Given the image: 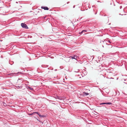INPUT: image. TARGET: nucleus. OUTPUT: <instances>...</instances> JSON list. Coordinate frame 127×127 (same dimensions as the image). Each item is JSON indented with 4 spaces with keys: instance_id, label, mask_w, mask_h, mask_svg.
I'll use <instances>...</instances> for the list:
<instances>
[{
    "instance_id": "1",
    "label": "nucleus",
    "mask_w": 127,
    "mask_h": 127,
    "mask_svg": "<svg viewBox=\"0 0 127 127\" xmlns=\"http://www.w3.org/2000/svg\"><path fill=\"white\" fill-rule=\"evenodd\" d=\"M21 26L23 28H24L26 29H28V28L27 26L25 24L22 23L21 24Z\"/></svg>"
},
{
    "instance_id": "2",
    "label": "nucleus",
    "mask_w": 127,
    "mask_h": 127,
    "mask_svg": "<svg viewBox=\"0 0 127 127\" xmlns=\"http://www.w3.org/2000/svg\"><path fill=\"white\" fill-rule=\"evenodd\" d=\"M41 8L43 9H44V10H48L49 9V8L46 6H42L41 7Z\"/></svg>"
},
{
    "instance_id": "3",
    "label": "nucleus",
    "mask_w": 127,
    "mask_h": 127,
    "mask_svg": "<svg viewBox=\"0 0 127 127\" xmlns=\"http://www.w3.org/2000/svg\"><path fill=\"white\" fill-rule=\"evenodd\" d=\"M112 103L111 102H105L102 103L100 104V105L107 104H111Z\"/></svg>"
},
{
    "instance_id": "4",
    "label": "nucleus",
    "mask_w": 127,
    "mask_h": 127,
    "mask_svg": "<svg viewBox=\"0 0 127 127\" xmlns=\"http://www.w3.org/2000/svg\"><path fill=\"white\" fill-rule=\"evenodd\" d=\"M37 113H38V112H33V113H28V114L29 115H34L36 114H37Z\"/></svg>"
},
{
    "instance_id": "5",
    "label": "nucleus",
    "mask_w": 127,
    "mask_h": 127,
    "mask_svg": "<svg viewBox=\"0 0 127 127\" xmlns=\"http://www.w3.org/2000/svg\"><path fill=\"white\" fill-rule=\"evenodd\" d=\"M70 57L72 59H76L77 57L75 56H71Z\"/></svg>"
},
{
    "instance_id": "6",
    "label": "nucleus",
    "mask_w": 127,
    "mask_h": 127,
    "mask_svg": "<svg viewBox=\"0 0 127 127\" xmlns=\"http://www.w3.org/2000/svg\"><path fill=\"white\" fill-rule=\"evenodd\" d=\"M37 114H38V115L41 118L44 117H46V116L45 115H40V114H39L38 113H37Z\"/></svg>"
},
{
    "instance_id": "7",
    "label": "nucleus",
    "mask_w": 127,
    "mask_h": 127,
    "mask_svg": "<svg viewBox=\"0 0 127 127\" xmlns=\"http://www.w3.org/2000/svg\"><path fill=\"white\" fill-rule=\"evenodd\" d=\"M87 32V31L86 30H84L82 31L81 32H79V33L80 34L83 33V32Z\"/></svg>"
},
{
    "instance_id": "8",
    "label": "nucleus",
    "mask_w": 127,
    "mask_h": 127,
    "mask_svg": "<svg viewBox=\"0 0 127 127\" xmlns=\"http://www.w3.org/2000/svg\"><path fill=\"white\" fill-rule=\"evenodd\" d=\"M1 104L4 106L6 105V104L3 102H2V103H1Z\"/></svg>"
},
{
    "instance_id": "9",
    "label": "nucleus",
    "mask_w": 127,
    "mask_h": 127,
    "mask_svg": "<svg viewBox=\"0 0 127 127\" xmlns=\"http://www.w3.org/2000/svg\"><path fill=\"white\" fill-rule=\"evenodd\" d=\"M28 89L31 90H33V88H31L30 87H28Z\"/></svg>"
},
{
    "instance_id": "10",
    "label": "nucleus",
    "mask_w": 127,
    "mask_h": 127,
    "mask_svg": "<svg viewBox=\"0 0 127 127\" xmlns=\"http://www.w3.org/2000/svg\"><path fill=\"white\" fill-rule=\"evenodd\" d=\"M93 113H93L95 115H97V114H98L96 112H93Z\"/></svg>"
},
{
    "instance_id": "11",
    "label": "nucleus",
    "mask_w": 127,
    "mask_h": 127,
    "mask_svg": "<svg viewBox=\"0 0 127 127\" xmlns=\"http://www.w3.org/2000/svg\"><path fill=\"white\" fill-rule=\"evenodd\" d=\"M89 95V93H87L84 92V95Z\"/></svg>"
},
{
    "instance_id": "12",
    "label": "nucleus",
    "mask_w": 127,
    "mask_h": 127,
    "mask_svg": "<svg viewBox=\"0 0 127 127\" xmlns=\"http://www.w3.org/2000/svg\"><path fill=\"white\" fill-rule=\"evenodd\" d=\"M20 73V72H18V73H15V75H18V74L19 73Z\"/></svg>"
},
{
    "instance_id": "13",
    "label": "nucleus",
    "mask_w": 127,
    "mask_h": 127,
    "mask_svg": "<svg viewBox=\"0 0 127 127\" xmlns=\"http://www.w3.org/2000/svg\"><path fill=\"white\" fill-rule=\"evenodd\" d=\"M108 41V42H109V43H111V42H110V41L109 40V41Z\"/></svg>"
}]
</instances>
